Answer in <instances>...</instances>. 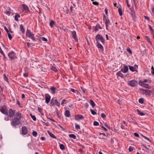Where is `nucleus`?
<instances>
[{
	"mask_svg": "<svg viewBox=\"0 0 154 154\" xmlns=\"http://www.w3.org/2000/svg\"><path fill=\"white\" fill-rule=\"evenodd\" d=\"M16 117L13 119L11 124L13 126H15L19 125L20 123V120L22 118L21 114L17 112L15 115Z\"/></svg>",
	"mask_w": 154,
	"mask_h": 154,
	"instance_id": "nucleus-1",
	"label": "nucleus"
},
{
	"mask_svg": "<svg viewBox=\"0 0 154 154\" xmlns=\"http://www.w3.org/2000/svg\"><path fill=\"white\" fill-rule=\"evenodd\" d=\"M26 36L27 37L31 39L32 40L35 41L34 35L28 29L27 30L26 32Z\"/></svg>",
	"mask_w": 154,
	"mask_h": 154,
	"instance_id": "nucleus-2",
	"label": "nucleus"
},
{
	"mask_svg": "<svg viewBox=\"0 0 154 154\" xmlns=\"http://www.w3.org/2000/svg\"><path fill=\"white\" fill-rule=\"evenodd\" d=\"M127 83L129 85L131 86V87L136 86L137 85V81L135 80L129 81Z\"/></svg>",
	"mask_w": 154,
	"mask_h": 154,
	"instance_id": "nucleus-3",
	"label": "nucleus"
},
{
	"mask_svg": "<svg viewBox=\"0 0 154 154\" xmlns=\"http://www.w3.org/2000/svg\"><path fill=\"white\" fill-rule=\"evenodd\" d=\"M0 111L3 114L8 115V110L7 109L6 106L5 105H3L0 107Z\"/></svg>",
	"mask_w": 154,
	"mask_h": 154,
	"instance_id": "nucleus-4",
	"label": "nucleus"
},
{
	"mask_svg": "<svg viewBox=\"0 0 154 154\" xmlns=\"http://www.w3.org/2000/svg\"><path fill=\"white\" fill-rule=\"evenodd\" d=\"M103 21L105 22V24L106 26V29L108 30V27L109 25L110 24V21L108 18L106 17L105 16H104L103 18Z\"/></svg>",
	"mask_w": 154,
	"mask_h": 154,
	"instance_id": "nucleus-5",
	"label": "nucleus"
},
{
	"mask_svg": "<svg viewBox=\"0 0 154 154\" xmlns=\"http://www.w3.org/2000/svg\"><path fill=\"white\" fill-rule=\"evenodd\" d=\"M51 104L52 106L55 105L59 107L60 106V103L56 99L54 100L52 99L51 100Z\"/></svg>",
	"mask_w": 154,
	"mask_h": 154,
	"instance_id": "nucleus-6",
	"label": "nucleus"
},
{
	"mask_svg": "<svg viewBox=\"0 0 154 154\" xmlns=\"http://www.w3.org/2000/svg\"><path fill=\"white\" fill-rule=\"evenodd\" d=\"M139 84L140 85L144 88H146L149 89L151 88V86H150L148 84L143 83V82H141V81H139Z\"/></svg>",
	"mask_w": 154,
	"mask_h": 154,
	"instance_id": "nucleus-7",
	"label": "nucleus"
},
{
	"mask_svg": "<svg viewBox=\"0 0 154 154\" xmlns=\"http://www.w3.org/2000/svg\"><path fill=\"white\" fill-rule=\"evenodd\" d=\"M45 102L47 104H48L50 101L51 97L48 94H46L45 95Z\"/></svg>",
	"mask_w": 154,
	"mask_h": 154,
	"instance_id": "nucleus-8",
	"label": "nucleus"
},
{
	"mask_svg": "<svg viewBox=\"0 0 154 154\" xmlns=\"http://www.w3.org/2000/svg\"><path fill=\"white\" fill-rule=\"evenodd\" d=\"M84 118V117L82 115L78 114L75 116V119L77 121L83 119Z\"/></svg>",
	"mask_w": 154,
	"mask_h": 154,
	"instance_id": "nucleus-9",
	"label": "nucleus"
},
{
	"mask_svg": "<svg viewBox=\"0 0 154 154\" xmlns=\"http://www.w3.org/2000/svg\"><path fill=\"white\" fill-rule=\"evenodd\" d=\"M8 56L11 59L13 60L14 59L15 57V54L14 52H11L8 53Z\"/></svg>",
	"mask_w": 154,
	"mask_h": 154,
	"instance_id": "nucleus-10",
	"label": "nucleus"
},
{
	"mask_svg": "<svg viewBox=\"0 0 154 154\" xmlns=\"http://www.w3.org/2000/svg\"><path fill=\"white\" fill-rule=\"evenodd\" d=\"M15 113V112L14 110L10 109L9 110V116L10 117H12L14 115Z\"/></svg>",
	"mask_w": 154,
	"mask_h": 154,
	"instance_id": "nucleus-11",
	"label": "nucleus"
},
{
	"mask_svg": "<svg viewBox=\"0 0 154 154\" xmlns=\"http://www.w3.org/2000/svg\"><path fill=\"white\" fill-rule=\"evenodd\" d=\"M72 34L73 38L76 41H77L78 40V39L77 37V35H76V32L75 31H73L72 32Z\"/></svg>",
	"mask_w": 154,
	"mask_h": 154,
	"instance_id": "nucleus-12",
	"label": "nucleus"
},
{
	"mask_svg": "<svg viewBox=\"0 0 154 154\" xmlns=\"http://www.w3.org/2000/svg\"><path fill=\"white\" fill-rule=\"evenodd\" d=\"M22 134L23 135H25L26 134L27 132V129L26 127L25 126H23L22 127Z\"/></svg>",
	"mask_w": 154,
	"mask_h": 154,
	"instance_id": "nucleus-13",
	"label": "nucleus"
},
{
	"mask_svg": "<svg viewBox=\"0 0 154 154\" xmlns=\"http://www.w3.org/2000/svg\"><path fill=\"white\" fill-rule=\"evenodd\" d=\"M152 94V92L150 90H146L145 94L147 96H150Z\"/></svg>",
	"mask_w": 154,
	"mask_h": 154,
	"instance_id": "nucleus-14",
	"label": "nucleus"
},
{
	"mask_svg": "<svg viewBox=\"0 0 154 154\" xmlns=\"http://www.w3.org/2000/svg\"><path fill=\"white\" fill-rule=\"evenodd\" d=\"M56 89V88L54 87L51 86V87L50 89L52 94H54L55 93Z\"/></svg>",
	"mask_w": 154,
	"mask_h": 154,
	"instance_id": "nucleus-15",
	"label": "nucleus"
},
{
	"mask_svg": "<svg viewBox=\"0 0 154 154\" xmlns=\"http://www.w3.org/2000/svg\"><path fill=\"white\" fill-rule=\"evenodd\" d=\"M128 70V68L127 66H125L124 68V70L122 69H121V71L124 73H126Z\"/></svg>",
	"mask_w": 154,
	"mask_h": 154,
	"instance_id": "nucleus-16",
	"label": "nucleus"
},
{
	"mask_svg": "<svg viewBox=\"0 0 154 154\" xmlns=\"http://www.w3.org/2000/svg\"><path fill=\"white\" fill-rule=\"evenodd\" d=\"M102 36L100 35V34H98L95 37V39L97 41V43L98 42V41L100 39Z\"/></svg>",
	"mask_w": 154,
	"mask_h": 154,
	"instance_id": "nucleus-17",
	"label": "nucleus"
},
{
	"mask_svg": "<svg viewBox=\"0 0 154 154\" xmlns=\"http://www.w3.org/2000/svg\"><path fill=\"white\" fill-rule=\"evenodd\" d=\"M97 46L98 47V48L99 49H100L101 50L103 51V46H102V45H101L100 43H97Z\"/></svg>",
	"mask_w": 154,
	"mask_h": 154,
	"instance_id": "nucleus-18",
	"label": "nucleus"
},
{
	"mask_svg": "<svg viewBox=\"0 0 154 154\" xmlns=\"http://www.w3.org/2000/svg\"><path fill=\"white\" fill-rule=\"evenodd\" d=\"M121 72H122L121 70L116 73V75L117 76H119L122 78H123V75L122 73Z\"/></svg>",
	"mask_w": 154,
	"mask_h": 154,
	"instance_id": "nucleus-19",
	"label": "nucleus"
},
{
	"mask_svg": "<svg viewBox=\"0 0 154 154\" xmlns=\"http://www.w3.org/2000/svg\"><path fill=\"white\" fill-rule=\"evenodd\" d=\"M23 11H29V9L28 6L25 5H23L22 6Z\"/></svg>",
	"mask_w": 154,
	"mask_h": 154,
	"instance_id": "nucleus-20",
	"label": "nucleus"
},
{
	"mask_svg": "<svg viewBox=\"0 0 154 154\" xmlns=\"http://www.w3.org/2000/svg\"><path fill=\"white\" fill-rule=\"evenodd\" d=\"M65 115L66 117H69L70 116L69 111L68 110H66L65 111Z\"/></svg>",
	"mask_w": 154,
	"mask_h": 154,
	"instance_id": "nucleus-21",
	"label": "nucleus"
},
{
	"mask_svg": "<svg viewBox=\"0 0 154 154\" xmlns=\"http://www.w3.org/2000/svg\"><path fill=\"white\" fill-rule=\"evenodd\" d=\"M20 30L23 33H24L25 32V30L24 28V27L22 24H21L20 25Z\"/></svg>",
	"mask_w": 154,
	"mask_h": 154,
	"instance_id": "nucleus-22",
	"label": "nucleus"
},
{
	"mask_svg": "<svg viewBox=\"0 0 154 154\" xmlns=\"http://www.w3.org/2000/svg\"><path fill=\"white\" fill-rule=\"evenodd\" d=\"M137 114L141 116L145 115V114L142 112H140L138 109L136 110Z\"/></svg>",
	"mask_w": 154,
	"mask_h": 154,
	"instance_id": "nucleus-23",
	"label": "nucleus"
},
{
	"mask_svg": "<svg viewBox=\"0 0 154 154\" xmlns=\"http://www.w3.org/2000/svg\"><path fill=\"white\" fill-rule=\"evenodd\" d=\"M139 91L140 92L143 94H145L146 90H144L141 88L139 89Z\"/></svg>",
	"mask_w": 154,
	"mask_h": 154,
	"instance_id": "nucleus-24",
	"label": "nucleus"
},
{
	"mask_svg": "<svg viewBox=\"0 0 154 154\" xmlns=\"http://www.w3.org/2000/svg\"><path fill=\"white\" fill-rule=\"evenodd\" d=\"M69 90L73 93H76L77 94H79V92L78 91L74 89L70 88L69 89Z\"/></svg>",
	"mask_w": 154,
	"mask_h": 154,
	"instance_id": "nucleus-25",
	"label": "nucleus"
},
{
	"mask_svg": "<svg viewBox=\"0 0 154 154\" xmlns=\"http://www.w3.org/2000/svg\"><path fill=\"white\" fill-rule=\"evenodd\" d=\"M48 133L49 135L52 138H56V137L52 133L50 132V131H48Z\"/></svg>",
	"mask_w": 154,
	"mask_h": 154,
	"instance_id": "nucleus-26",
	"label": "nucleus"
},
{
	"mask_svg": "<svg viewBox=\"0 0 154 154\" xmlns=\"http://www.w3.org/2000/svg\"><path fill=\"white\" fill-rule=\"evenodd\" d=\"M129 69L131 71L134 72L135 71H137L135 70V68L133 66H129Z\"/></svg>",
	"mask_w": 154,
	"mask_h": 154,
	"instance_id": "nucleus-27",
	"label": "nucleus"
},
{
	"mask_svg": "<svg viewBox=\"0 0 154 154\" xmlns=\"http://www.w3.org/2000/svg\"><path fill=\"white\" fill-rule=\"evenodd\" d=\"M20 17V15L19 14H16L15 16L14 19L15 20L17 21H18V18Z\"/></svg>",
	"mask_w": 154,
	"mask_h": 154,
	"instance_id": "nucleus-28",
	"label": "nucleus"
},
{
	"mask_svg": "<svg viewBox=\"0 0 154 154\" xmlns=\"http://www.w3.org/2000/svg\"><path fill=\"white\" fill-rule=\"evenodd\" d=\"M141 82L144 83H150L151 82V80L149 79H145L143 81H141Z\"/></svg>",
	"mask_w": 154,
	"mask_h": 154,
	"instance_id": "nucleus-29",
	"label": "nucleus"
},
{
	"mask_svg": "<svg viewBox=\"0 0 154 154\" xmlns=\"http://www.w3.org/2000/svg\"><path fill=\"white\" fill-rule=\"evenodd\" d=\"M90 104L91 105L94 107L95 106V104L94 102L91 99L90 100Z\"/></svg>",
	"mask_w": 154,
	"mask_h": 154,
	"instance_id": "nucleus-30",
	"label": "nucleus"
},
{
	"mask_svg": "<svg viewBox=\"0 0 154 154\" xmlns=\"http://www.w3.org/2000/svg\"><path fill=\"white\" fill-rule=\"evenodd\" d=\"M55 24V22L53 20H51L50 23L49 25L51 27H53L54 25Z\"/></svg>",
	"mask_w": 154,
	"mask_h": 154,
	"instance_id": "nucleus-31",
	"label": "nucleus"
},
{
	"mask_svg": "<svg viewBox=\"0 0 154 154\" xmlns=\"http://www.w3.org/2000/svg\"><path fill=\"white\" fill-rule=\"evenodd\" d=\"M145 38H146V40L150 44V45H152V43L151 42L150 38L148 37L147 36H146Z\"/></svg>",
	"mask_w": 154,
	"mask_h": 154,
	"instance_id": "nucleus-32",
	"label": "nucleus"
},
{
	"mask_svg": "<svg viewBox=\"0 0 154 154\" xmlns=\"http://www.w3.org/2000/svg\"><path fill=\"white\" fill-rule=\"evenodd\" d=\"M69 136L71 138H72L74 139H75L76 138V136L73 134H69Z\"/></svg>",
	"mask_w": 154,
	"mask_h": 154,
	"instance_id": "nucleus-33",
	"label": "nucleus"
},
{
	"mask_svg": "<svg viewBox=\"0 0 154 154\" xmlns=\"http://www.w3.org/2000/svg\"><path fill=\"white\" fill-rule=\"evenodd\" d=\"M30 115L34 121H35L36 120V119L35 116L32 115L31 113L30 114Z\"/></svg>",
	"mask_w": 154,
	"mask_h": 154,
	"instance_id": "nucleus-34",
	"label": "nucleus"
},
{
	"mask_svg": "<svg viewBox=\"0 0 154 154\" xmlns=\"http://www.w3.org/2000/svg\"><path fill=\"white\" fill-rule=\"evenodd\" d=\"M131 14L133 18L135 17V13L134 11L131 10Z\"/></svg>",
	"mask_w": 154,
	"mask_h": 154,
	"instance_id": "nucleus-35",
	"label": "nucleus"
},
{
	"mask_svg": "<svg viewBox=\"0 0 154 154\" xmlns=\"http://www.w3.org/2000/svg\"><path fill=\"white\" fill-rule=\"evenodd\" d=\"M60 148L61 149V150H64L65 149V147L64 146V145L63 144H60Z\"/></svg>",
	"mask_w": 154,
	"mask_h": 154,
	"instance_id": "nucleus-36",
	"label": "nucleus"
},
{
	"mask_svg": "<svg viewBox=\"0 0 154 154\" xmlns=\"http://www.w3.org/2000/svg\"><path fill=\"white\" fill-rule=\"evenodd\" d=\"M99 28L100 29H101V28L100 27V26L99 25H96L95 27V31H97L98 30V29Z\"/></svg>",
	"mask_w": 154,
	"mask_h": 154,
	"instance_id": "nucleus-37",
	"label": "nucleus"
},
{
	"mask_svg": "<svg viewBox=\"0 0 154 154\" xmlns=\"http://www.w3.org/2000/svg\"><path fill=\"white\" fill-rule=\"evenodd\" d=\"M7 33L9 39L10 40H11L12 37L10 33L9 32H8Z\"/></svg>",
	"mask_w": 154,
	"mask_h": 154,
	"instance_id": "nucleus-38",
	"label": "nucleus"
},
{
	"mask_svg": "<svg viewBox=\"0 0 154 154\" xmlns=\"http://www.w3.org/2000/svg\"><path fill=\"white\" fill-rule=\"evenodd\" d=\"M43 41L47 42L48 41L47 39L44 37H42L40 38Z\"/></svg>",
	"mask_w": 154,
	"mask_h": 154,
	"instance_id": "nucleus-39",
	"label": "nucleus"
},
{
	"mask_svg": "<svg viewBox=\"0 0 154 154\" xmlns=\"http://www.w3.org/2000/svg\"><path fill=\"white\" fill-rule=\"evenodd\" d=\"M3 77H4V80L5 81H6V82H8V78L7 77L6 75L5 74H4V75H3Z\"/></svg>",
	"mask_w": 154,
	"mask_h": 154,
	"instance_id": "nucleus-40",
	"label": "nucleus"
},
{
	"mask_svg": "<svg viewBox=\"0 0 154 154\" xmlns=\"http://www.w3.org/2000/svg\"><path fill=\"white\" fill-rule=\"evenodd\" d=\"M151 73L152 75H154V68L153 66H152L151 67Z\"/></svg>",
	"mask_w": 154,
	"mask_h": 154,
	"instance_id": "nucleus-41",
	"label": "nucleus"
},
{
	"mask_svg": "<svg viewBox=\"0 0 154 154\" xmlns=\"http://www.w3.org/2000/svg\"><path fill=\"white\" fill-rule=\"evenodd\" d=\"M90 111L91 112V113L93 115H95L97 114V113L95 112L92 109H91Z\"/></svg>",
	"mask_w": 154,
	"mask_h": 154,
	"instance_id": "nucleus-42",
	"label": "nucleus"
},
{
	"mask_svg": "<svg viewBox=\"0 0 154 154\" xmlns=\"http://www.w3.org/2000/svg\"><path fill=\"white\" fill-rule=\"evenodd\" d=\"M118 11H119V15L120 16H122V9L120 8H119L118 9Z\"/></svg>",
	"mask_w": 154,
	"mask_h": 154,
	"instance_id": "nucleus-43",
	"label": "nucleus"
},
{
	"mask_svg": "<svg viewBox=\"0 0 154 154\" xmlns=\"http://www.w3.org/2000/svg\"><path fill=\"white\" fill-rule=\"evenodd\" d=\"M75 128L76 129H80V126L79 125L75 124Z\"/></svg>",
	"mask_w": 154,
	"mask_h": 154,
	"instance_id": "nucleus-44",
	"label": "nucleus"
},
{
	"mask_svg": "<svg viewBox=\"0 0 154 154\" xmlns=\"http://www.w3.org/2000/svg\"><path fill=\"white\" fill-rule=\"evenodd\" d=\"M139 102L140 103H143V100L142 98H140L139 100Z\"/></svg>",
	"mask_w": 154,
	"mask_h": 154,
	"instance_id": "nucleus-45",
	"label": "nucleus"
},
{
	"mask_svg": "<svg viewBox=\"0 0 154 154\" xmlns=\"http://www.w3.org/2000/svg\"><path fill=\"white\" fill-rule=\"evenodd\" d=\"M32 135L34 137H36L37 134V132L35 131H34L32 133Z\"/></svg>",
	"mask_w": 154,
	"mask_h": 154,
	"instance_id": "nucleus-46",
	"label": "nucleus"
},
{
	"mask_svg": "<svg viewBox=\"0 0 154 154\" xmlns=\"http://www.w3.org/2000/svg\"><path fill=\"white\" fill-rule=\"evenodd\" d=\"M51 69L52 70L54 71L55 72H57V69L55 67H52L51 68Z\"/></svg>",
	"mask_w": 154,
	"mask_h": 154,
	"instance_id": "nucleus-47",
	"label": "nucleus"
},
{
	"mask_svg": "<svg viewBox=\"0 0 154 154\" xmlns=\"http://www.w3.org/2000/svg\"><path fill=\"white\" fill-rule=\"evenodd\" d=\"M94 126H97L99 125V123L97 121H94Z\"/></svg>",
	"mask_w": 154,
	"mask_h": 154,
	"instance_id": "nucleus-48",
	"label": "nucleus"
},
{
	"mask_svg": "<svg viewBox=\"0 0 154 154\" xmlns=\"http://www.w3.org/2000/svg\"><path fill=\"white\" fill-rule=\"evenodd\" d=\"M101 41V42L104 44L105 43V41L104 40V38H103L102 37V38H100V40Z\"/></svg>",
	"mask_w": 154,
	"mask_h": 154,
	"instance_id": "nucleus-49",
	"label": "nucleus"
},
{
	"mask_svg": "<svg viewBox=\"0 0 154 154\" xmlns=\"http://www.w3.org/2000/svg\"><path fill=\"white\" fill-rule=\"evenodd\" d=\"M66 100L65 99H63L62 100V102L61 103V105H62L63 106H64V103L65 102H66Z\"/></svg>",
	"mask_w": 154,
	"mask_h": 154,
	"instance_id": "nucleus-50",
	"label": "nucleus"
},
{
	"mask_svg": "<svg viewBox=\"0 0 154 154\" xmlns=\"http://www.w3.org/2000/svg\"><path fill=\"white\" fill-rule=\"evenodd\" d=\"M101 116L102 118H104L106 116L103 113H102L101 114Z\"/></svg>",
	"mask_w": 154,
	"mask_h": 154,
	"instance_id": "nucleus-51",
	"label": "nucleus"
},
{
	"mask_svg": "<svg viewBox=\"0 0 154 154\" xmlns=\"http://www.w3.org/2000/svg\"><path fill=\"white\" fill-rule=\"evenodd\" d=\"M148 26H149V29L152 32H153V30L152 28L150 26V25H148Z\"/></svg>",
	"mask_w": 154,
	"mask_h": 154,
	"instance_id": "nucleus-52",
	"label": "nucleus"
},
{
	"mask_svg": "<svg viewBox=\"0 0 154 154\" xmlns=\"http://www.w3.org/2000/svg\"><path fill=\"white\" fill-rule=\"evenodd\" d=\"M93 4L94 5H98V4H99V3L98 2H93Z\"/></svg>",
	"mask_w": 154,
	"mask_h": 154,
	"instance_id": "nucleus-53",
	"label": "nucleus"
},
{
	"mask_svg": "<svg viewBox=\"0 0 154 154\" xmlns=\"http://www.w3.org/2000/svg\"><path fill=\"white\" fill-rule=\"evenodd\" d=\"M134 136L137 137H139V135L137 133H134Z\"/></svg>",
	"mask_w": 154,
	"mask_h": 154,
	"instance_id": "nucleus-54",
	"label": "nucleus"
},
{
	"mask_svg": "<svg viewBox=\"0 0 154 154\" xmlns=\"http://www.w3.org/2000/svg\"><path fill=\"white\" fill-rule=\"evenodd\" d=\"M126 4H127V6L128 7V8H129L130 7V5L128 3V0H126Z\"/></svg>",
	"mask_w": 154,
	"mask_h": 154,
	"instance_id": "nucleus-55",
	"label": "nucleus"
},
{
	"mask_svg": "<svg viewBox=\"0 0 154 154\" xmlns=\"http://www.w3.org/2000/svg\"><path fill=\"white\" fill-rule=\"evenodd\" d=\"M128 149L129 152H131L133 150V149L130 146L129 147Z\"/></svg>",
	"mask_w": 154,
	"mask_h": 154,
	"instance_id": "nucleus-56",
	"label": "nucleus"
},
{
	"mask_svg": "<svg viewBox=\"0 0 154 154\" xmlns=\"http://www.w3.org/2000/svg\"><path fill=\"white\" fill-rule=\"evenodd\" d=\"M23 76L25 77H27L28 76V74L27 73H24L23 74Z\"/></svg>",
	"mask_w": 154,
	"mask_h": 154,
	"instance_id": "nucleus-57",
	"label": "nucleus"
},
{
	"mask_svg": "<svg viewBox=\"0 0 154 154\" xmlns=\"http://www.w3.org/2000/svg\"><path fill=\"white\" fill-rule=\"evenodd\" d=\"M127 51H128L129 53L130 54L132 53V51L130 49H128L127 50Z\"/></svg>",
	"mask_w": 154,
	"mask_h": 154,
	"instance_id": "nucleus-58",
	"label": "nucleus"
},
{
	"mask_svg": "<svg viewBox=\"0 0 154 154\" xmlns=\"http://www.w3.org/2000/svg\"><path fill=\"white\" fill-rule=\"evenodd\" d=\"M84 105V106L86 108H87L88 106V104L87 103H85Z\"/></svg>",
	"mask_w": 154,
	"mask_h": 154,
	"instance_id": "nucleus-59",
	"label": "nucleus"
},
{
	"mask_svg": "<svg viewBox=\"0 0 154 154\" xmlns=\"http://www.w3.org/2000/svg\"><path fill=\"white\" fill-rule=\"evenodd\" d=\"M134 4L136 6L137 3V0H133Z\"/></svg>",
	"mask_w": 154,
	"mask_h": 154,
	"instance_id": "nucleus-60",
	"label": "nucleus"
},
{
	"mask_svg": "<svg viewBox=\"0 0 154 154\" xmlns=\"http://www.w3.org/2000/svg\"><path fill=\"white\" fill-rule=\"evenodd\" d=\"M5 120L6 121H9L10 120L9 118L8 117L5 118Z\"/></svg>",
	"mask_w": 154,
	"mask_h": 154,
	"instance_id": "nucleus-61",
	"label": "nucleus"
},
{
	"mask_svg": "<svg viewBox=\"0 0 154 154\" xmlns=\"http://www.w3.org/2000/svg\"><path fill=\"white\" fill-rule=\"evenodd\" d=\"M4 29H5V30H6V31L7 33L9 32V31L8 30V29L7 28L6 26H5Z\"/></svg>",
	"mask_w": 154,
	"mask_h": 154,
	"instance_id": "nucleus-62",
	"label": "nucleus"
},
{
	"mask_svg": "<svg viewBox=\"0 0 154 154\" xmlns=\"http://www.w3.org/2000/svg\"><path fill=\"white\" fill-rule=\"evenodd\" d=\"M108 10L107 9H105L104 10V11L105 12V13L106 14H108Z\"/></svg>",
	"mask_w": 154,
	"mask_h": 154,
	"instance_id": "nucleus-63",
	"label": "nucleus"
},
{
	"mask_svg": "<svg viewBox=\"0 0 154 154\" xmlns=\"http://www.w3.org/2000/svg\"><path fill=\"white\" fill-rule=\"evenodd\" d=\"M6 14H8V15H10V12L9 11H6Z\"/></svg>",
	"mask_w": 154,
	"mask_h": 154,
	"instance_id": "nucleus-64",
	"label": "nucleus"
}]
</instances>
